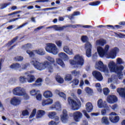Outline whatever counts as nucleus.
<instances>
[{"label": "nucleus", "instance_id": "obj_1", "mask_svg": "<svg viewBox=\"0 0 125 125\" xmlns=\"http://www.w3.org/2000/svg\"><path fill=\"white\" fill-rule=\"evenodd\" d=\"M47 60H48V61H45L43 62H40L38 61L34 60L31 61V63L34 66V68L37 70L42 71V70L47 69V71H48L50 74H51V73H53L54 71L52 64L55 63V60L53 58L50 56L47 57Z\"/></svg>", "mask_w": 125, "mask_h": 125}, {"label": "nucleus", "instance_id": "obj_2", "mask_svg": "<svg viewBox=\"0 0 125 125\" xmlns=\"http://www.w3.org/2000/svg\"><path fill=\"white\" fill-rule=\"evenodd\" d=\"M108 66L110 72L116 73L119 80H122V79H123V70L125 68L124 66L120 65L117 66L114 62H109Z\"/></svg>", "mask_w": 125, "mask_h": 125}, {"label": "nucleus", "instance_id": "obj_3", "mask_svg": "<svg viewBox=\"0 0 125 125\" xmlns=\"http://www.w3.org/2000/svg\"><path fill=\"white\" fill-rule=\"evenodd\" d=\"M74 60H70V63L72 66L74 65H79V66H83L84 64V59L82 56L80 54H77L74 56Z\"/></svg>", "mask_w": 125, "mask_h": 125}, {"label": "nucleus", "instance_id": "obj_4", "mask_svg": "<svg viewBox=\"0 0 125 125\" xmlns=\"http://www.w3.org/2000/svg\"><path fill=\"white\" fill-rule=\"evenodd\" d=\"M67 101L69 105H71L72 108L74 110H78L80 109V106L82 105V103L79 99H76V101L74 100L71 97H69L67 99Z\"/></svg>", "mask_w": 125, "mask_h": 125}, {"label": "nucleus", "instance_id": "obj_5", "mask_svg": "<svg viewBox=\"0 0 125 125\" xmlns=\"http://www.w3.org/2000/svg\"><path fill=\"white\" fill-rule=\"evenodd\" d=\"M45 48L47 52H49V53H52L54 55H56V54H57L59 51L58 48H57V47H56V45L52 43H47Z\"/></svg>", "mask_w": 125, "mask_h": 125}, {"label": "nucleus", "instance_id": "obj_6", "mask_svg": "<svg viewBox=\"0 0 125 125\" xmlns=\"http://www.w3.org/2000/svg\"><path fill=\"white\" fill-rule=\"evenodd\" d=\"M95 67L98 70L104 72V73H109V69L106 65L104 64L102 61H100L96 63Z\"/></svg>", "mask_w": 125, "mask_h": 125}, {"label": "nucleus", "instance_id": "obj_7", "mask_svg": "<svg viewBox=\"0 0 125 125\" xmlns=\"http://www.w3.org/2000/svg\"><path fill=\"white\" fill-rule=\"evenodd\" d=\"M34 73H35V71L34 70H31L28 71L24 73V75H25L26 77L28 83H31L36 81L35 75H32V74H34Z\"/></svg>", "mask_w": 125, "mask_h": 125}, {"label": "nucleus", "instance_id": "obj_8", "mask_svg": "<svg viewBox=\"0 0 125 125\" xmlns=\"http://www.w3.org/2000/svg\"><path fill=\"white\" fill-rule=\"evenodd\" d=\"M61 121H62V123L63 124H66L69 121V115H68V112L67 110L63 109L62 110V113L60 115Z\"/></svg>", "mask_w": 125, "mask_h": 125}, {"label": "nucleus", "instance_id": "obj_9", "mask_svg": "<svg viewBox=\"0 0 125 125\" xmlns=\"http://www.w3.org/2000/svg\"><path fill=\"white\" fill-rule=\"evenodd\" d=\"M109 115L110 116L109 117V120L113 124H117L120 121V117L118 116H117V113L115 112H111Z\"/></svg>", "mask_w": 125, "mask_h": 125}, {"label": "nucleus", "instance_id": "obj_10", "mask_svg": "<svg viewBox=\"0 0 125 125\" xmlns=\"http://www.w3.org/2000/svg\"><path fill=\"white\" fill-rule=\"evenodd\" d=\"M13 93L14 95L17 96H23L25 95V93L22 91L21 87H17L13 90Z\"/></svg>", "mask_w": 125, "mask_h": 125}, {"label": "nucleus", "instance_id": "obj_11", "mask_svg": "<svg viewBox=\"0 0 125 125\" xmlns=\"http://www.w3.org/2000/svg\"><path fill=\"white\" fill-rule=\"evenodd\" d=\"M106 101L110 104H114L116 102H118V97L114 95H110L107 96Z\"/></svg>", "mask_w": 125, "mask_h": 125}, {"label": "nucleus", "instance_id": "obj_12", "mask_svg": "<svg viewBox=\"0 0 125 125\" xmlns=\"http://www.w3.org/2000/svg\"><path fill=\"white\" fill-rule=\"evenodd\" d=\"M119 51H120L119 48L117 47H114L111 50L109 54V58H111V59H115Z\"/></svg>", "mask_w": 125, "mask_h": 125}, {"label": "nucleus", "instance_id": "obj_13", "mask_svg": "<svg viewBox=\"0 0 125 125\" xmlns=\"http://www.w3.org/2000/svg\"><path fill=\"white\" fill-rule=\"evenodd\" d=\"M92 75L95 79L99 81V82H101L103 80V76L101 72L98 71L97 70H94L92 72Z\"/></svg>", "mask_w": 125, "mask_h": 125}, {"label": "nucleus", "instance_id": "obj_14", "mask_svg": "<svg viewBox=\"0 0 125 125\" xmlns=\"http://www.w3.org/2000/svg\"><path fill=\"white\" fill-rule=\"evenodd\" d=\"M98 107L100 108H107V110L109 111V106H108V105L106 103V102L104 101L103 102V100H102V99H99L97 103Z\"/></svg>", "mask_w": 125, "mask_h": 125}, {"label": "nucleus", "instance_id": "obj_15", "mask_svg": "<svg viewBox=\"0 0 125 125\" xmlns=\"http://www.w3.org/2000/svg\"><path fill=\"white\" fill-rule=\"evenodd\" d=\"M85 48H87L86 50V56L89 58V57H91V44L89 42H87L85 44Z\"/></svg>", "mask_w": 125, "mask_h": 125}, {"label": "nucleus", "instance_id": "obj_16", "mask_svg": "<svg viewBox=\"0 0 125 125\" xmlns=\"http://www.w3.org/2000/svg\"><path fill=\"white\" fill-rule=\"evenodd\" d=\"M73 117L75 122H80V119L83 118V113L80 111H76L73 113Z\"/></svg>", "mask_w": 125, "mask_h": 125}, {"label": "nucleus", "instance_id": "obj_17", "mask_svg": "<svg viewBox=\"0 0 125 125\" xmlns=\"http://www.w3.org/2000/svg\"><path fill=\"white\" fill-rule=\"evenodd\" d=\"M10 104L13 106H18L21 104V100L17 98L16 97H14L10 100Z\"/></svg>", "mask_w": 125, "mask_h": 125}, {"label": "nucleus", "instance_id": "obj_18", "mask_svg": "<svg viewBox=\"0 0 125 125\" xmlns=\"http://www.w3.org/2000/svg\"><path fill=\"white\" fill-rule=\"evenodd\" d=\"M97 49L100 57H104L107 54L102 47L98 46Z\"/></svg>", "mask_w": 125, "mask_h": 125}, {"label": "nucleus", "instance_id": "obj_19", "mask_svg": "<svg viewBox=\"0 0 125 125\" xmlns=\"http://www.w3.org/2000/svg\"><path fill=\"white\" fill-rule=\"evenodd\" d=\"M42 85V79L39 78L35 81V83L32 84V86L34 87H40Z\"/></svg>", "mask_w": 125, "mask_h": 125}, {"label": "nucleus", "instance_id": "obj_20", "mask_svg": "<svg viewBox=\"0 0 125 125\" xmlns=\"http://www.w3.org/2000/svg\"><path fill=\"white\" fill-rule=\"evenodd\" d=\"M53 103V100L50 98L47 100H43L42 101V106H46L47 105H51Z\"/></svg>", "mask_w": 125, "mask_h": 125}, {"label": "nucleus", "instance_id": "obj_21", "mask_svg": "<svg viewBox=\"0 0 125 125\" xmlns=\"http://www.w3.org/2000/svg\"><path fill=\"white\" fill-rule=\"evenodd\" d=\"M9 68L12 69V70H18L20 68H21V64L19 63H13L11 65H10Z\"/></svg>", "mask_w": 125, "mask_h": 125}, {"label": "nucleus", "instance_id": "obj_22", "mask_svg": "<svg viewBox=\"0 0 125 125\" xmlns=\"http://www.w3.org/2000/svg\"><path fill=\"white\" fill-rule=\"evenodd\" d=\"M86 111L88 112V113H90V112H92V110H93V105H92V104L90 102H88L86 104Z\"/></svg>", "mask_w": 125, "mask_h": 125}, {"label": "nucleus", "instance_id": "obj_23", "mask_svg": "<svg viewBox=\"0 0 125 125\" xmlns=\"http://www.w3.org/2000/svg\"><path fill=\"white\" fill-rule=\"evenodd\" d=\"M63 51H64V52L67 53V54H68V55H73V54H74L73 50H70V48H69V47H68L67 46H64L63 47Z\"/></svg>", "mask_w": 125, "mask_h": 125}, {"label": "nucleus", "instance_id": "obj_24", "mask_svg": "<svg viewBox=\"0 0 125 125\" xmlns=\"http://www.w3.org/2000/svg\"><path fill=\"white\" fill-rule=\"evenodd\" d=\"M96 43L99 45H101V46H104V45H105V44H106L107 42H106V40L104 39H101L97 40L96 41Z\"/></svg>", "mask_w": 125, "mask_h": 125}, {"label": "nucleus", "instance_id": "obj_25", "mask_svg": "<svg viewBox=\"0 0 125 125\" xmlns=\"http://www.w3.org/2000/svg\"><path fill=\"white\" fill-rule=\"evenodd\" d=\"M71 74L75 78H77V79H79V78H80V75H81L80 71H77L76 70L71 71Z\"/></svg>", "mask_w": 125, "mask_h": 125}, {"label": "nucleus", "instance_id": "obj_26", "mask_svg": "<svg viewBox=\"0 0 125 125\" xmlns=\"http://www.w3.org/2000/svg\"><path fill=\"white\" fill-rule=\"evenodd\" d=\"M18 40V36H17L13 38L11 41H9L6 44V46H10L12 45L13 43H14L16 41Z\"/></svg>", "mask_w": 125, "mask_h": 125}, {"label": "nucleus", "instance_id": "obj_27", "mask_svg": "<svg viewBox=\"0 0 125 125\" xmlns=\"http://www.w3.org/2000/svg\"><path fill=\"white\" fill-rule=\"evenodd\" d=\"M43 96L45 98H50V97H52V92L50 91H46L43 93Z\"/></svg>", "mask_w": 125, "mask_h": 125}, {"label": "nucleus", "instance_id": "obj_28", "mask_svg": "<svg viewBox=\"0 0 125 125\" xmlns=\"http://www.w3.org/2000/svg\"><path fill=\"white\" fill-rule=\"evenodd\" d=\"M45 114V111L42 110H39L38 112V114L37 115V118H42V117H43V116H44Z\"/></svg>", "mask_w": 125, "mask_h": 125}, {"label": "nucleus", "instance_id": "obj_29", "mask_svg": "<svg viewBox=\"0 0 125 125\" xmlns=\"http://www.w3.org/2000/svg\"><path fill=\"white\" fill-rule=\"evenodd\" d=\"M102 122L103 124L106 125H108L110 124V122H109V119L107 118V117H103L102 118Z\"/></svg>", "mask_w": 125, "mask_h": 125}, {"label": "nucleus", "instance_id": "obj_30", "mask_svg": "<svg viewBox=\"0 0 125 125\" xmlns=\"http://www.w3.org/2000/svg\"><path fill=\"white\" fill-rule=\"evenodd\" d=\"M35 52L39 55H44L45 54V51H44V50L43 49H39L38 50H36Z\"/></svg>", "mask_w": 125, "mask_h": 125}, {"label": "nucleus", "instance_id": "obj_31", "mask_svg": "<svg viewBox=\"0 0 125 125\" xmlns=\"http://www.w3.org/2000/svg\"><path fill=\"white\" fill-rule=\"evenodd\" d=\"M13 60L14 61H16V62H21V61H23L24 58L21 56H18L14 58Z\"/></svg>", "mask_w": 125, "mask_h": 125}, {"label": "nucleus", "instance_id": "obj_32", "mask_svg": "<svg viewBox=\"0 0 125 125\" xmlns=\"http://www.w3.org/2000/svg\"><path fill=\"white\" fill-rule=\"evenodd\" d=\"M59 56L62 59H68V55L64 52H61L59 54Z\"/></svg>", "mask_w": 125, "mask_h": 125}, {"label": "nucleus", "instance_id": "obj_33", "mask_svg": "<svg viewBox=\"0 0 125 125\" xmlns=\"http://www.w3.org/2000/svg\"><path fill=\"white\" fill-rule=\"evenodd\" d=\"M57 63L59 64V65H60L61 67H62V68L65 67V63H64V62H63V60L61 59H58V60H57Z\"/></svg>", "mask_w": 125, "mask_h": 125}, {"label": "nucleus", "instance_id": "obj_34", "mask_svg": "<svg viewBox=\"0 0 125 125\" xmlns=\"http://www.w3.org/2000/svg\"><path fill=\"white\" fill-rule=\"evenodd\" d=\"M22 48H23L24 50H28V49L32 48V44L31 43H27L22 45Z\"/></svg>", "mask_w": 125, "mask_h": 125}, {"label": "nucleus", "instance_id": "obj_35", "mask_svg": "<svg viewBox=\"0 0 125 125\" xmlns=\"http://www.w3.org/2000/svg\"><path fill=\"white\" fill-rule=\"evenodd\" d=\"M51 108L52 109H59L60 108V103L59 102H56L51 106Z\"/></svg>", "mask_w": 125, "mask_h": 125}, {"label": "nucleus", "instance_id": "obj_36", "mask_svg": "<svg viewBox=\"0 0 125 125\" xmlns=\"http://www.w3.org/2000/svg\"><path fill=\"white\" fill-rule=\"evenodd\" d=\"M85 90L88 94H90V95H92V93H93V90L91 89L89 87H86L85 89Z\"/></svg>", "mask_w": 125, "mask_h": 125}, {"label": "nucleus", "instance_id": "obj_37", "mask_svg": "<svg viewBox=\"0 0 125 125\" xmlns=\"http://www.w3.org/2000/svg\"><path fill=\"white\" fill-rule=\"evenodd\" d=\"M40 92V90L36 91L35 89H33L30 91V93L32 96H35V95H38V93Z\"/></svg>", "mask_w": 125, "mask_h": 125}, {"label": "nucleus", "instance_id": "obj_38", "mask_svg": "<svg viewBox=\"0 0 125 125\" xmlns=\"http://www.w3.org/2000/svg\"><path fill=\"white\" fill-rule=\"evenodd\" d=\"M101 2L100 1H95V2H92L90 3H89V5H91V6H96L97 5H99V4H100Z\"/></svg>", "mask_w": 125, "mask_h": 125}, {"label": "nucleus", "instance_id": "obj_39", "mask_svg": "<svg viewBox=\"0 0 125 125\" xmlns=\"http://www.w3.org/2000/svg\"><path fill=\"white\" fill-rule=\"evenodd\" d=\"M20 82L22 83H26L27 82V78H25V77L20 76Z\"/></svg>", "mask_w": 125, "mask_h": 125}, {"label": "nucleus", "instance_id": "obj_40", "mask_svg": "<svg viewBox=\"0 0 125 125\" xmlns=\"http://www.w3.org/2000/svg\"><path fill=\"white\" fill-rule=\"evenodd\" d=\"M116 63L117 64H118V65H121L122 64H124L125 62L123 61V59H122V58H118L117 59Z\"/></svg>", "mask_w": 125, "mask_h": 125}, {"label": "nucleus", "instance_id": "obj_41", "mask_svg": "<svg viewBox=\"0 0 125 125\" xmlns=\"http://www.w3.org/2000/svg\"><path fill=\"white\" fill-rule=\"evenodd\" d=\"M104 94L106 96L109 95V93H110V90L108 88H104L103 89Z\"/></svg>", "mask_w": 125, "mask_h": 125}, {"label": "nucleus", "instance_id": "obj_42", "mask_svg": "<svg viewBox=\"0 0 125 125\" xmlns=\"http://www.w3.org/2000/svg\"><path fill=\"white\" fill-rule=\"evenodd\" d=\"M72 86H74V85H78V84H79V83H80V81L79 79H74L72 81Z\"/></svg>", "mask_w": 125, "mask_h": 125}, {"label": "nucleus", "instance_id": "obj_43", "mask_svg": "<svg viewBox=\"0 0 125 125\" xmlns=\"http://www.w3.org/2000/svg\"><path fill=\"white\" fill-rule=\"evenodd\" d=\"M72 79H73L72 75H71V74H67L65 76V80L68 81V82H70V81H72Z\"/></svg>", "mask_w": 125, "mask_h": 125}, {"label": "nucleus", "instance_id": "obj_44", "mask_svg": "<svg viewBox=\"0 0 125 125\" xmlns=\"http://www.w3.org/2000/svg\"><path fill=\"white\" fill-rule=\"evenodd\" d=\"M11 4V2L5 3L2 4L0 7V9H3L6 7H7L8 5H10Z\"/></svg>", "mask_w": 125, "mask_h": 125}, {"label": "nucleus", "instance_id": "obj_45", "mask_svg": "<svg viewBox=\"0 0 125 125\" xmlns=\"http://www.w3.org/2000/svg\"><path fill=\"white\" fill-rule=\"evenodd\" d=\"M69 28H73V29H76V28H78V27H82V25L81 24H75V25H72L69 24L67 26Z\"/></svg>", "mask_w": 125, "mask_h": 125}, {"label": "nucleus", "instance_id": "obj_46", "mask_svg": "<svg viewBox=\"0 0 125 125\" xmlns=\"http://www.w3.org/2000/svg\"><path fill=\"white\" fill-rule=\"evenodd\" d=\"M36 113H37V109L36 108L34 109L30 114L29 118L30 119H32V118H34V116H36Z\"/></svg>", "mask_w": 125, "mask_h": 125}, {"label": "nucleus", "instance_id": "obj_47", "mask_svg": "<svg viewBox=\"0 0 125 125\" xmlns=\"http://www.w3.org/2000/svg\"><path fill=\"white\" fill-rule=\"evenodd\" d=\"M56 80L59 83H64V79L62 78L58 77L56 78Z\"/></svg>", "mask_w": 125, "mask_h": 125}, {"label": "nucleus", "instance_id": "obj_48", "mask_svg": "<svg viewBox=\"0 0 125 125\" xmlns=\"http://www.w3.org/2000/svg\"><path fill=\"white\" fill-rule=\"evenodd\" d=\"M29 111H28V110L27 109L23 110L22 112V115L23 117H25L26 116H29Z\"/></svg>", "mask_w": 125, "mask_h": 125}, {"label": "nucleus", "instance_id": "obj_49", "mask_svg": "<svg viewBox=\"0 0 125 125\" xmlns=\"http://www.w3.org/2000/svg\"><path fill=\"white\" fill-rule=\"evenodd\" d=\"M59 96H60V97H62V98L66 100V94L64 93L63 92H60L59 93Z\"/></svg>", "mask_w": 125, "mask_h": 125}, {"label": "nucleus", "instance_id": "obj_50", "mask_svg": "<svg viewBox=\"0 0 125 125\" xmlns=\"http://www.w3.org/2000/svg\"><path fill=\"white\" fill-rule=\"evenodd\" d=\"M56 44H57V46H58L59 48H61V47H62V41H56Z\"/></svg>", "mask_w": 125, "mask_h": 125}, {"label": "nucleus", "instance_id": "obj_51", "mask_svg": "<svg viewBox=\"0 0 125 125\" xmlns=\"http://www.w3.org/2000/svg\"><path fill=\"white\" fill-rule=\"evenodd\" d=\"M81 41L83 42H86L87 41V36H82L81 37Z\"/></svg>", "mask_w": 125, "mask_h": 125}, {"label": "nucleus", "instance_id": "obj_52", "mask_svg": "<svg viewBox=\"0 0 125 125\" xmlns=\"http://www.w3.org/2000/svg\"><path fill=\"white\" fill-rule=\"evenodd\" d=\"M30 66V63H26L25 64H23L22 65V69L23 70H25V69H27Z\"/></svg>", "mask_w": 125, "mask_h": 125}, {"label": "nucleus", "instance_id": "obj_53", "mask_svg": "<svg viewBox=\"0 0 125 125\" xmlns=\"http://www.w3.org/2000/svg\"><path fill=\"white\" fill-rule=\"evenodd\" d=\"M82 112H83L84 116H85L86 118H87V119H90V116H89V115H88L87 114V113L86 112V110H83Z\"/></svg>", "mask_w": 125, "mask_h": 125}, {"label": "nucleus", "instance_id": "obj_54", "mask_svg": "<svg viewBox=\"0 0 125 125\" xmlns=\"http://www.w3.org/2000/svg\"><path fill=\"white\" fill-rule=\"evenodd\" d=\"M26 53L29 55L30 57H33V56H35V54L31 51L27 50Z\"/></svg>", "mask_w": 125, "mask_h": 125}, {"label": "nucleus", "instance_id": "obj_55", "mask_svg": "<svg viewBox=\"0 0 125 125\" xmlns=\"http://www.w3.org/2000/svg\"><path fill=\"white\" fill-rule=\"evenodd\" d=\"M56 115V113L55 112H51L48 115L49 118H54Z\"/></svg>", "mask_w": 125, "mask_h": 125}, {"label": "nucleus", "instance_id": "obj_56", "mask_svg": "<svg viewBox=\"0 0 125 125\" xmlns=\"http://www.w3.org/2000/svg\"><path fill=\"white\" fill-rule=\"evenodd\" d=\"M107 114V110L105 109H103L101 110V115L102 116H106Z\"/></svg>", "mask_w": 125, "mask_h": 125}, {"label": "nucleus", "instance_id": "obj_57", "mask_svg": "<svg viewBox=\"0 0 125 125\" xmlns=\"http://www.w3.org/2000/svg\"><path fill=\"white\" fill-rule=\"evenodd\" d=\"M110 48V46L109 45H106L104 47V52H105V53H108V51L109 50V49Z\"/></svg>", "mask_w": 125, "mask_h": 125}, {"label": "nucleus", "instance_id": "obj_58", "mask_svg": "<svg viewBox=\"0 0 125 125\" xmlns=\"http://www.w3.org/2000/svg\"><path fill=\"white\" fill-rule=\"evenodd\" d=\"M56 8V7H50V8H46L42 9L44 11H45L46 10H51L52 9H55Z\"/></svg>", "mask_w": 125, "mask_h": 125}, {"label": "nucleus", "instance_id": "obj_59", "mask_svg": "<svg viewBox=\"0 0 125 125\" xmlns=\"http://www.w3.org/2000/svg\"><path fill=\"white\" fill-rule=\"evenodd\" d=\"M36 99L37 100H42V94L38 93V94L36 95Z\"/></svg>", "mask_w": 125, "mask_h": 125}, {"label": "nucleus", "instance_id": "obj_60", "mask_svg": "<svg viewBox=\"0 0 125 125\" xmlns=\"http://www.w3.org/2000/svg\"><path fill=\"white\" fill-rule=\"evenodd\" d=\"M49 1V0H37L35 1V2H46Z\"/></svg>", "mask_w": 125, "mask_h": 125}, {"label": "nucleus", "instance_id": "obj_61", "mask_svg": "<svg viewBox=\"0 0 125 125\" xmlns=\"http://www.w3.org/2000/svg\"><path fill=\"white\" fill-rule=\"evenodd\" d=\"M118 107V104H114L111 106V109L112 110H116Z\"/></svg>", "mask_w": 125, "mask_h": 125}, {"label": "nucleus", "instance_id": "obj_62", "mask_svg": "<svg viewBox=\"0 0 125 125\" xmlns=\"http://www.w3.org/2000/svg\"><path fill=\"white\" fill-rule=\"evenodd\" d=\"M83 125H88V122H87V120H83Z\"/></svg>", "mask_w": 125, "mask_h": 125}, {"label": "nucleus", "instance_id": "obj_63", "mask_svg": "<svg viewBox=\"0 0 125 125\" xmlns=\"http://www.w3.org/2000/svg\"><path fill=\"white\" fill-rule=\"evenodd\" d=\"M114 30L116 29H121L122 28V26L119 25H115L114 26Z\"/></svg>", "mask_w": 125, "mask_h": 125}, {"label": "nucleus", "instance_id": "obj_64", "mask_svg": "<svg viewBox=\"0 0 125 125\" xmlns=\"http://www.w3.org/2000/svg\"><path fill=\"white\" fill-rule=\"evenodd\" d=\"M110 87L111 88V89H115L116 88V86L114 85V84H111Z\"/></svg>", "mask_w": 125, "mask_h": 125}]
</instances>
